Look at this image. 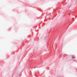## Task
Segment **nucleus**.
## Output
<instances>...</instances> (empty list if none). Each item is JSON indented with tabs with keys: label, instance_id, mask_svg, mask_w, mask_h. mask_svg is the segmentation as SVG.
Returning a JSON list of instances; mask_svg holds the SVG:
<instances>
[{
	"label": "nucleus",
	"instance_id": "1",
	"mask_svg": "<svg viewBox=\"0 0 77 77\" xmlns=\"http://www.w3.org/2000/svg\"><path fill=\"white\" fill-rule=\"evenodd\" d=\"M72 58H75V56H72Z\"/></svg>",
	"mask_w": 77,
	"mask_h": 77
}]
</instances>
